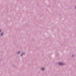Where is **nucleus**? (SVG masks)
I'll return each mask as SVG.
<instances>
[{
  "instance_id": "nucleus-5",
  "label": "nucleus",
  "mask_w": 76,
  "mask_h": 76,
  "mask_svg": "<svg viewBox=\"0 0 76 76\" xmlns=\"http://www.w3.org/2000/svg\"><path fill=\"white\" fill-rule=\"evenodd\" d=\"M18 54H19L20 53V52H18Z\"/></svg>"
},
{
  "instance_id": "nucleus-3",
  "label": "nucleus",
  "mask_w": 76,
  "mask_h": 76,
  "mask_svg": "<svg viewBox=\"0 0 76 76\" xmlns=\"http://www.w3.org/2000/svg\"><path fill=\"white\" fill-rule=\"evenodd\" d=\"M3 35V33H2L1 34V36H2V35Z\"/></svg>"
},
{
  "instance_id": "nucleus-4",
  "label": "nucleus",
  "mask_w": 76,
  "mask_h": 76,
  "mask_svg": "<svg viewBox=\"0 0 76 76\" xmlns=\"http://www.w3.org/2000/svg\"><path fill=\"white\" fill-rule=\"evenodd\" d=\"M23 54H21V56H22V55H23Z\"/></svg>"
},
{
  "instance_id": "nucleus-6",
  "label": "nucleus",
  "mask_w": 76,
  "mask_h": 76,
  "mask_svg": "<svg viewBox=\"0 0 76 76\" xmlns=\"http://www.w3.org/2000/svg\"><path fill=\"white\" fill-rule=\"evenodd\" d=\"M1 30H0V32H1Z\"/></svg>"
},
{
  "instance_id": "nucleus-1",
  "label": "nucleus",
  "mask_w": 76,
  "mask_h": 76,
  "mask_svg": "<svg viewBox=\"0 0 76 76\" xmlns=\"http://www.w3.org/2000/svg\"><path fill=\"white\" fill-rule=\"evenodd\" d=\"M59 65H63V63H59Z\"/></svg>"
},
{
  "instance_id": "nucleus-2",
  "label": "nucleus",
  "mask_w": 76,
  "mask_h": 76,
  "mask_svg": "<svg viewBox=\"0 0 76 76\" xmlns=\"http://www.w3.org/2000/svg\"><path fill=\"white\" fill-rule=\"evenodd\" d=\"M41 69L42 70H44L45 69V68H42Z\"/></svg>"
},
{
  "instance_id": "nucleus-7",
  "label": "nucleus",
  "mask_w": 76,
  "mask_h": 76,
  "mask_svg": "<svg viewBox=\"0 0 76 76\" xmlns=\"http://www.w3.org/2000/svg\"><path fill=\"white\" fill-rule=\"evenodd\" d=\"M75 8H76V7H75Z\"/></svg>"
}]
</instances>
